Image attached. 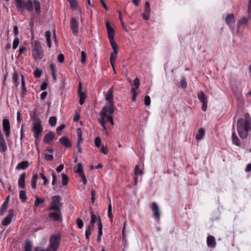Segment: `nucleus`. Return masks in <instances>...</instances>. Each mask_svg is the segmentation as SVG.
<instances>
[{"label":"nucleus","mask_w":251,"mask_h":251,"mask_svg":"<svg viewBox=\"0 0 251 251\" xmlns=\"http://www.w3.org/2000/svg\"><path fill=\"white\" fill-rule=\"evenodd\" d=\"M16 8L21 14H24L25 10L32 12L34 8L37 15L41 14V4L39 0H15Z\"/></svg>","instance_id":"1"},{"label":"nucleus","mask_w":251,"mask_h":251,"mask_svg":"<svg viewBox=\"0 0 251 251\" xmlns=\"http://www.w3.org/2000/svg\"><path fill=\"white\" fill-rule=\"evenodd\" d=\"M237 130L241 139L247 138L249 132L251 130V118L249 113H246L244 117L237 120Z\"/></svg>","instance_id":"2"},{"label":"nucleus","mask_w":251,"mask_h":251,"mask_svg":"<svg viewBox=\"0 0 251 251\" xmlns=\"http://www.w3.org/2000/svg\"><path fill=\"white\" fill-rule=\"evenodd\" d=\"M105 98L107 103L103 107L102 115L104 112L109 111L110 113L114 112V99H113V86L111 87L105 94Z\"/></svg>","instance_id":"3"},{"label":"nucleus","mask_w":251,"mask_h":251,"mask_svg":"<svg viewBox=\"0 0 251 251\" xmlns=\"http://www.w3.org/2000/svg\"><path fill=\"white\" fill-rule=\"evenodd\" d=\"M32 131L33 132V136L35 138V142L41 136L43 131V127L42 125L41 121L38 117H35L32 122Z\"/></svg>","instance_id":"4"},{"label":"nucleus","mask_w":251,"mask_h":251,"mask_svg":"<svg viewBox=\"0 0 251 251\" xmlns=\"http://www.w3.org/2000/svg\"><path fill=\"white\" fill-rule=\"evenodd\" d=\"M32 56L35 60H40L44 56V52L40 42L35 41L32 49Z\"/></svg>","instance_id":"5"},{"label":"nucleus","mask_w":251,"mask_h":251,"mask_svg":"<svg viewBox=\"0 0 251 251\" xmlns=\"http://www.w3.org/2000/svg\"><path fill=\"white\" fill-rule=\"evenodd\" d=\"M61 207L57 205L50 206L48 208L47 211H53L49 214V217L54 221H61L62 220L61 212Z\"/></svg>","instance_id":"6"},{"label":"nucleus","mask_w":251,"mask_h":251,"mask_svg":"<svg viewBox=\"0 0 251 251\" xmlns=\"http://www.w3.org/2000/svg\"><path fill=\"white\" fill-rule=\"evenodd\" d=\"M113 113L114 112L110 113L109 111H106L104 112V114L103 115L102 110H101L100 112V118L99 119V121L104 130H106V127L105 126V123L106 122H109L112 125H114V123L112 116Z\"/></svg>","instance_id":"7"},{"label":"nucleus","mask_w":251,"mask_h":251,"mask_svg":"<svg viewBox=\"0 0 251 251\" xmlns=\"http://www.w3.org/2000/svg\"><path fill=\"white\" fill-rule=\"evenodd\" d=\"M60 236L59 234L52 235L50 239V245L48 250L50 251H56L59 247Z\"/></svg>","instance_id":"8"},{"label":"nucleus","mask_w":251,"mask_h":251,"mask_svg":"<svg viewBox=\"0 0 251 251\" xmlns=\"http://www.w3.org/2000/svg\"><path fill=\"white\" fill-rule=\"evenodd\" d=\"M106 28L107 31L108 37L110 45L117 44L114 41V30L110 25L109 23L107 21L105 23Z\"/></svg>","instance_id":"9"},{"label":"nucleus","mask_w":251,"mask_h":251,"mask_svg":"<svg viewBox=\"0 0 251 251\" xmlns=\"http://www.w3.org/2000/svg\"><path fill=\"white\" fill-rule=\"evenodd\" d=\"M199 100L202 103L201 109L203 111H205L207 107V97L202 92H200L198 94Z\"/></svg>","instance_id":"10"},{"label":"nucleus","mask_w":251,"mask_h":251,"mask_svg":"<svg viewBox=\"0 0 251 251\" xmlns=\"http://www.w3.org/2000/svg\"><path fill=\"white\" fill-rule=\"evenodd\" d=\"M2 130L4 133L6 138H8L10 135V126L9 121L7 119H4L2 121Z\"/></svg>","instance_id":"11"},{"label":"nucleus","mask_w":251,"mask_h":251,"mask_svg":"<svg viewBox=\"0 0 251 251\" xmlns=\"http://www.w3.org/2000/svg\"><path fill=\"white\" fill-rule=\"evenodd\" d=\"M111 45L114 51L112 52L110 55V63L111 64L112 68H114V64L115 61H116L117 55L118 52V46L117 44H113Z\"/></svg>","instance_id":"12"},{"label":"nucleus","mask_w":251,"mask_h":251,"mask_svg":"<svg viewBox=\"0 0 251 251\" xmlns=\"http://www.w3.org/2000/svg\"><path fill=\"white\" fill-rule=\"evenodd\" d=\"M14 216V211L13 209H9L8 210V214L6 217L2 221L1 224L3 226H7L10 224L12 222V219Z\"/></svg>","instance_id":"13"},{"label":"nucleus","mask_w":251,"mask_h":251,"mask_svg":"<svg viewBox=\"0 0 251 251\" xmlns=\"http://www.w3.org/2000/svg\"><path fill=\"white\" fill-rule=\"evenodd\" d=\"M226 23L232 30L234 27L235 18L233 14H227L225 19Z\"/></svg>","instance_id":"14"},{"label":"nucleus","mask_w":251,"mask_h":251,"mask_svg":"<svg viewBox=\"0 0 251 251\" xmlns=\"http://www.w3.org/2000/svg\"><path fill=\"white\" fill-rule=\"evenodd\" d=\"M7 147L4 136L0 130V152L3 153L7 151Z\"/></svg>","instance_id":"15"},{"label":"nucleus","mask_w":251,"mask_h":251,"mask_svg":"<svg viewBox=\"0 0 251 251\" xmlns=\"http://www.w3.org/2000/svg\"><path fill=\"white\" fill-rule=\"evenodd\" d=\"M151 8L150 7V3L146 2L144 9V12L142 14V16L145 20H148L150 17Z\"/></svg>","instance_id":"16"},{"label":"nucleus","mask_w":251,"mask_h":251,"mask_svg":"<svg viewBox=\"0 0 251 251\" xmlns=\"http://www.w3.org/2000/svg\"><path fill=\"white\" fill-rule=\"evenodd\" d=\"M71 28L74 35H77L78 33V22L75 19H72L70 22Z\"/></svg>","instance_id":"17"},{"label":"nucleus","mask_w":251,"mask_h":251,"mask_svg":"<svg viewBox=\"0 0 251 251\" xmlns=\"http://www.w3.org/2000/svg\"><path fill=\"white\" fill-rule=\"evenodd\" d=\"M207 246L209 248H215L216 246V242L215 237L212 235H209L206 239Z\"/></svg>","instance_id":"18"},{"label":"nucleus","mask_w":251,"mask_h":251,"mask_svg":"<svg viewBox=\"0 0 251 251\" xmlns=\"http://www.w3.org/2000/svg\"><path fill=\"white\" fill-rule=\"evenodd\" d=\"M232 129L233 131L231 135L232 143L233 145L236 146L240 147L241 143L239 138L235 132L234 126H233Z\"/></svg>","instance_id":"19"},{"label":"nucleus","mask_w":251,"mask_h":251,"mask_svg":"<svg viewBox=\"0 0 251 251\" xmlns=\"http://www.w3.org/2000/svg\"><path fill=\"white\" fill-rule=\"evenodd\" d=\"M82 86L80 82L79 84L78 87V95L79 97V103L80 104L82 105L84 103L85 99L86 98V94L84 92H82L81 91Z\"/></svg>","instance_id":"20"},{"label":"nucleus","mask_w":251,"mask_h":251,"mask_svg":"<svg viewBox=\"0 0 251 251\" xmlns=\"http://www.w3.org/2000/svg\"><path fill=\"white\" fill-rule=\"evenodd\" d=\"M151 210L153 212V216L156 219H159L160 213L159 210V207L155 202H153L151 205Z\"/></svg>","instance_id":"21"},{"label":"nucleus","mask_w":251,"mask_h":251,"mask_svg":"<svg viewBox=\"0 0 251 251\" xmlns=\"http://www.w3.org/2000/svg\"><path fill=\"white\" fill-rule=\"evenodd\" d=\"M134 181L135 185H136L138 181V176H142L144 174L143 172L141 170H139V167L138 165H136L134 168Z\"/></svg>","instance_id":"22"},{"label":"nucleus","mask_w":251,"mask_h":251,"mask_svg":"<svg viewBox=\"0 0 251 251\" xmlns=\"http://www.w3.org/2000/svg\"><path fill=\"white\" fill-rule=\"evenodd\" d=\"M60 143L66 148H70L72 146V143L66 136H63L59 139Z\"/></svg>","instance_id":"23"},{"label":"nucleus","mask_w":251,"mask_h":251,"mask_svg":"<svg viewBox=\"0 0 251 251\" xmlns=\"http://www.w3.org/2000/svg\"><path fill=\"white\" fill-rule=\"evenodd\" d=\"M54 133L52 131L49 132L44 138V142L46 144H49L54 138Z\"/></svg>","instance_id":"24"},{"label":"nucleus","mask_w":251,"mask_h":251,"mask_svg":"<svg viewBox=\"0 0 251 251\" xmlns=\"http://www.w3.org/2000/svg\"><path fill=\"white\" fill-rule=\"evenodd\" d=\"M61 201V198L59 196H54L52 197V201L51 202V206L57 205L59 207L61 208V204L60 202Z\"/></svg>","instance_id":"25"},{"label":"nucleus","mask_w":251,"mask_h":251,"mask_svg":"<svg viewBox=\"0 0 251 251\" xmlns=\"http://www.w3.org/2000/svg\"><path fill=\"white\" fill-rule=\"evenodd\" d=\"M25 174L23 173L20 176L18 180V185L19 186L24 189L25 187Z\"/></svg>","instance_id":"26"},{"label":"nucleus","mask_w":251,"mask_h":251,"mask_svg":"<svg viewBox=\"0 0 251 251\" xmlns=\"http://www.w3.org/2000/svg\"><path fill=\"white\" fill-rule=\"evenodd\" d=\"M205 134V130L204 129L201 128L198 130V132L196 134V139L197 141L201 140Z\"/></svg>","instance_id":"27"},{"label":"nucleus","mask_w":251,"mask_h":251,"mask_svg":"<svg viewBox=\"0 0 251 251\" xmlns=\"http://www.w3.org/2000/svg\"><path fill=\"white\" fill-rule=\"evenodd\" d=\"M28 163L26 161H23L22 162L19 163L16 167V170H25L28 167Z\"/></svg>","instance_id":"28"},{"label":"nucleus","mask_w":251,"mask_h":251,"mask_svg":"<svg viewBox=\"0 0 251 251\" xmlns=\"http://www.w3.org/2000/svg\"><path fill=\"white\" fill-rule=\"evenodd\" d=\"M99 221H100V219L95 215L93 212H91L90 224L89 226H93V227H94V224L96 222L99 223Z\"/></svg>","instance_id":"29"},{"label":"nucleus","mask_w":251,"mask_h":251,"mask_svg":"<svg viewBox=\"0 0 251 251\" xmlns=\"http://www.w3.org/2000/svg\"><path fill=\"white\" fill-rule=\"evenodd\" d=\"M75 172L78 174V176L84 174L83 172L82 167L81 163H78L75 167Z\"/></svg>","instance_id":"30"},{"label":"nucleus","mask_w":251,"mask_h":251,"mask_svg":"<svg viewBox=\"0 0 251 251\" xmlns=\"http://www.w3.org/2000/svg\"><path fill=\"white\" fill-rule=\"evenodd\" d=\"M38 179V176L34 175L31 179V187L32 189H35L36 187V183Z\"/></svg>","instance_id":"31"},{"label":"nucleus","mask_w":251,"mask_h":251,"mask_svg":"<svg viewBox=\"0 0 251 251\" xmlns=\"http://www.w3.org/2000/svg\"><path fill=\"white\" fill-rule=\"evenodd\" d=\"M46 201L45 199H40L38 196H36L34 202V206L36 207L40 206V204L44 203Z\"/></svg>","instance_id":"32"},{"label":"nucleus","mask_w":251,"mask_h":251,"mask_svg":"<svg viewBox=\"0 0 251 251\" xmlns=\"http://www.w3.org/2000/svg\"><path fill=\"white\" fill-rule=\"evenodd\" d=\"M94 227H93V226H88L87 227V228L85 231V237L86 238L89 240V236L91 234V231L93 229Z\"/></svg>","instance_id":"33"},{"label":"nucleus","mask_w":251,"mask_h":251,"mask_svg":"<svg viewBox=\"0 0 251 251\" xmlns=\"http://www.w3.org/2000/svg\"><path fill=\"white\" fill-rule=\"evenodd\" d=\"M8 206V204H7V202H3L1 207L0 208V215L2 216L4 214V212L7 210Z\"/></svg>","instance_id":"34"},{"label":"nucleus","mask_w":251,"mask_h":251,"mask_svg":"<svg viewBox=\"0 0 251 251\" xmlns=\"http://www.w3.org/2000/svg\"><path fill=\"white\" fill-rule=\"evenodd\" d=\"M140 80L138 78L136 77L134 80L133 87L131 88V90L136 91L139 87Z\"/></svg>","instance_id":"35"},{"label":"nucleus","mask_w":251,"mask_h":251,"mask_svg":"<svg viewBox=\"0 0 251 251\" xmlns=\"http://www.w3.org/2000/svg\"><path fill=\"white\" fill-rule=\"evenodd\" d=\"M251 18H249V16H248V17H243L242 18H241L239 21L238 25H237V26H239L240 25H245V24H247L249 20Z\"/></svg>","instance_id":"36"},{"label":"nucleus","mask_w":251,"mask_h":251,"mask_svg":"<svg viewBox=\"0 0 251 251\" xmlns=\"http://www.w3.org/2000/svg\"><path fill=\"white\" fill-rule=\"evenodd\" d=\"M19 197L20 199L23 202H25L27 200L26 193L24 191H20L19 192Z\"/></svg>","instance_id":"37"},{"label":"nucleus","mask_w":251,"mask_h":251,"mask_svg":"<svg viewBox=\"0 0 251 251\" xmlns=\"http://www.w3.org/2000/svg\"><path fill=\"white\" fill-rule=\"evenodd\" d=\"M109 200L110 201V203L108 205V217L111 219V221H112V205L111 203V199L110 198H109Z\"/></svg>","instance_id":"38"},{"label":"nucleus","mask_w":251,"mask_h":251,"mask_svg":"<svg viewBox=\"0 0 251 251\" xmlns=\"http://www.w3.org/2000/svg\"><path fill=\"white\" fill-rule=\"evenodd\" d=\"M32 243L30 241H26L25 244V251H31Z\"/></svg>","instance_id":"39"},{"label":"nucleus","mask_w":251,"mask_h":251,"mask_svg":"<svg viewBox=\"0 0 251 251\" xmlns=\"http://www.w3.org/2000/svg\"><path fill=\"white\" fill-rule=\"evenodd\" d=\"M56 122H57V119L54 116H52V117H50L49 119V124L51 126H54L56 125Z\"/></svg>","instance_id":"40"},{"label":"nucleus","mask_w":251,"mask_h":251,"mask_svg":"<svg viewBox=\"0 0 251 251\" xmlns=\"http://www.w3.org/2000/svg\"><path fill=\"white\" fill-rule=\"evenodd\" d=\"M13 81L15 84L16 86L17 87L19 85V78L18 75L15 74L13 75Z\"/></svg>","instance_id":"41"},{"label":"nucleus","mask_w":251,"mask_h":251,"mask_svg":"<svg viewBox=\"0 0 251 251\" xmlns=\"http://www.w3.org/2000/svg\"><path fill=\"white\" fill-rule=\"evenodd\" d=\"M61 176L62 177V183L63 185L65 186V185H67V184L68 183V177L67 176L63 173L62 174Z\"/></svg>","instance_id":"42"},{"label":"nucleus","mask_w":251,"mask_h":251,"mask_svg":"<svg viewBox=\"0 0 251 251\" xmlns=\"http://www.w3.org/2000/svg\"><path fill=\"white\" fill-rule=\"evenodd\" d=\"M94 143H95V145L97 148H100L101 146V141L100 138L99 137H97L95 139Z\"/></svg>","instance_id":"43"},{"label":"nucleus","mask_w":251,"mask_h":251,"mask_svg":"<svg viewBox=\"0 0 251 251\" xmlns=\"http://www.w3.org/2000/svg\"><path fill=\"white\" fill-rule=\"evenodd\" d=\"M19 39L18 38V37H15L14 39V41H13V49L14 50H15L17 48L19 44Z\"/></svg>","instance_id":"44"},{"label":"nucleus","mask_w":251,"mask_h":251,"mask_svg":"<svg viewBox=\"0 0 251 251\" xmlns=\"http://www.w3.org/2000/svg\"><path fill=\"white\" fill-rule=\"evenodd\" d=\"M118 13H119V19H120V20L122 26L123 28L125 29V30L127 32V29L126 28V26L125 25V23H124V22L123 21V19H122V18L121 17V12L120 11H119L118 12Z\"/></svg>","instance_id":"45"},{"label":"nucleus","mask_w":251,"mask_h":251,"mask_svg":"<svg viewBox=\"0 0 251 251\" xmlns=\"http://www.w3.org/2000/svg\"><path fill=\"white\" fill-rule=\"evenodd\" d=\"M52 181L51 183H52V185L54 187H55L57 185V183H58L57 177L56 175L55 174H54V173L52 174Z\"/></svg>","instance_id":"46"},{"label":"nucleus","mask_w":251,"mask_h":251,"mask_svg":"<svg viewBox=\"0 0 251 251\" xmlns=\"http://www.w3.org/2000/svg\"><path fill=\"white\" fill-rule=\"evenodd\" d=\"M102 234V225L100 221L98 223V235L101 236Z\"/></svg>","instance_id":"47"},{"label":"nucleus","mask_w":251,"mask_h":251,"mask_svg":"<svg viewBox=\"0 0 251 251\" xmlns=\"http://www.w3.org/2000/svg\"><path fill=\"white\" fill-rule=\"evenodd\" d=\"M187 85V82L185 78H183L181 79L180 81V85L179 86L182 88H186Z\"/></svg>","instance_id":"48"},{"label":"nucleus","mask_w":251,"mask_h":251,"mask_svg":"<svg viewBox=\"0 0 251 251\" xmlns=\"http://www.w3.org/2000/svg\"><path fill=\"white\" fill-rule=\"evenodd\" d=\"M68 0L70 2L71 7L73 8L74 9H75L77 6L76 0Z\"/></svg>","instance_id":"49"},{"label":"nucleus","mask_w":251,"mask_h":251,"mask_svg":"<svg viewBox=\"0 0 251 251\" xmlns=\"http://www.w3.org/2000/svg\"><path fill=\"white\" fill-rule=\"evenodd\" d=\"M41 74H42L41 71L38 68H36L35 69V70L34 71V76L37 78L40 77V76L41 75Z\"/></svg>","instance_id":"50"},{"label":"nucleus","mask_w":251,"mask_h":251,"mask_svg":"<svg viewBox=\"0 0 251 251\" xmlns=\"http://www.w3.org/2000/svg\"><path fill=\"white\" fill-rule=\"evenodd\" d=\"M86 55L84 51L81 52V62L84 63L86 62Z\"/></svg>","instance_id":"51"},{"label":"nucleus","mask_w":251,"mask_h":251,"mask_svg":"<svg viewBox=\"0 0 251 251\" xmlns=\"http://www.w3.org/2000/svg\"><path fill=\"white\" fill-rule=\"evenodd\" d=\"M76 224H77V227L81 229L82 228V227L83 226V223L81 219H77Z\"/></svg>","instance_id":"52"},{"label":"nucleus","mask_w":251,"mask_h":251,"mask_svg":"<svg viewBox=\"0 0 251 251\" xmlns=\"http://www.w3.org/2000/svg\"><path fill=\"white\" fill-rule=\"evenodd\" d=\"M101 151L104 154H107L108 152V150L107 149V147L106 146L102 145L101 148Z\"/></svg>","instance_id":"53"},{"label":"nucleus","mask_w":251,"mask_h":251,"mask_svg":"<svg viewBox=\"0 0 251 251\" xmlns=\"http://www.w3.org/2000/svg\"><path fill=\"white\" fill-rule=\"evenodd\" d=\"M145 104L147 106H148L151 103V98L149 96H147L145 98L144 100Z\"/></svg>","instance_id":"54"},{"label":"nucleus","mask_w":251,"mask_h":251,"mask_svg":"<svg viewBox=\"0 0 251 251\" xmlns=\"http://www.w3.org/2000/svg\"><path fill=\"white\" fill-rule=\"evenodd\" d=\"M40 176L44 180L43 184L46 185L48 182V180L46 176L43 173H40Z\"/></svg>","instance_id":"55"},{"label":"nucleus","mask_w":251,"mask_h":251,"mask_svg":"<svg viewBox=\"0 0 251 251\" xmlns=\"http://www.w3.org/2000/svg\"><path fill=\"white\" fill-rule=\"evenodd\" d=\"M248 14L249 18H251V0H249L248 7Z\"/></svg>","instance_id":"56"},{"label":"nucleus","mask_w":251,"mask_h":251,"mask_svg":"<svg viewBox=\"0 0 251 251\" xmlns=\"http://www.w3.org/2000/svg\"><path fill=\"white\" fill-rule=\"evenodd\" d=\"M21 84H22V89H24V90H25V88H26L25 87V81L24 76L23 75H21Z\"/></svg>","instance_id":"57"},{"label":"nucleus","mask_w":251,"mask_h":251,"mask_svg":"<svg viewBox=\"0 0 251 251\" xmlns=\"http://www.w3.org/2000/svg\"><path fill=\"white\" fill-rule=\"evenodd\" d=\"M79 176L81 178V181L83 183V184H86L87 183V179L84 174H81Z\"/></svg>","instance_id":"58"},{"label":"nucleus","mask_w":251,"mask_h":251,"mask_svg":"<svg viewBox=\"0 0 251 251\" xmlns=\"http://www.w3.org/2000/svg\"><path fill=\"white\" fill-rule=\"evenodd\" d=\"M58 61L60 63H63L64 61V56L63 54H59L57 57Z\"/></svg>","instance_id":"59"},{"label":"nucleus","mask_w":251,"mask_h":251,"mask_svg":"<svg viewBox=\"0 0 251 251\" xmlns=\"http://www.w3.org/2000/svg\"><path fill=\"white\" fill-rule=\"evenodd\" d=\"M45 158L47 161H51L53 159V156L51 154H45Z\"/></svg>","instance_id":"60"},{"label":"nucleus","mask_w":251,"mask_h":251,"mask_svg":"<svg viewBox=\"0 0 251 251\" xmlns=\"http://www.w3.org/2000/svg\"><path fill=\"white\" fill-rule=\"evenodd\" d=\"M131 92L132 95V101H135V100H136V96L137 95V93L136 92V91L131 90Z\"/></svg>","instance_id":"61"},{"label":"nucleus","mask_w":251,"mask_h":251,"mask_svg":"<svg viewBox=\"0 0 251 251\" xmlns=\"http://www.w3.org/2000/svg\"><path fill=\"white\" fill-rule=\"evenodd\" d=\"M45 36L47 40H50L51 37V32L50 30H48L46 32Z\"/></svg>","instance_id":"62"},{"label":"nucleus","mask_w":251,"mask_h":251,"mask_svg":"<svg viewBox=\"0 0 251 251\" xmlns=\"http://www.w3.org/2000/svg\"><path fill=\"white\" fill-rule=\"evenodd\" d=\"M50 69L51 71V74L52 73H56L55 66V65L54 64L51 63L50 65Z\"/></svg>","instance_id":"63"},{"label":"nucleus","mask_w":251,"mask_h":251,"mask_svg":"<svg viewBox=\"0 0 251 251\" xmlns=\"http://www.w3.org/2000/svg\"><path fill=\"white\" fill-rule=\"evenodd\" d=\"M77 138H82V133L80 128H78L77 130Z\"/></svg>","instance_id":"64"}]
</instances>
